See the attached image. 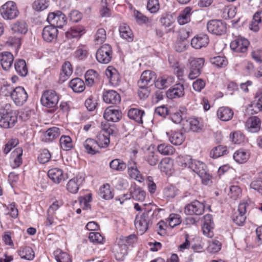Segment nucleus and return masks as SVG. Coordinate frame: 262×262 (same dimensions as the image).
I'll list each match as a JSON object with an SVG mask.
<instances>
[{"mask_svg": "<svg viewBox=\"0 0 262 262\" xmlns=\"http://www.w3.org/2000/svg\"><path fill=\"white\" fill-rule=\"evenodd\" d=\"M189 168L200 177L203 184L208 185L211 183V176L208 173L205 163L196 160H192Z\"/></svg>", "mask_w": 262, "mask_h": 262, "instance_id": "obj_1", "label": "nucleus"}, {"mask_svg": "<svg viewBox=\"0 0 262 262\" xmlns=\"http://www.w3.org/2000/svg\"><path fill=\"white\" fill-rule=\"evenodd\" d=\"M2 17L6 20H12L19 15V12L16 4L13 1H8L4 4L0 9Z\"/></svg>", "mask_w": 262, "mask_h": 262, "instance_id": "obj_2", "label": "nucleus"}, {"mask_svg": "<svg viewBox=\"0 0 262 262\" xmlns=\"http://www.w3.org/2000/svg\"><path fill=\"white\" fill-rule=\"evenodd\" d=\"M205 60L203 58H196L193 59L189 63V72L188 77L193 80L200 76L202 69L204 64Z\"/></svg>", "mask_w": 262, "mask_h": 262, "instance_id": "obj_3", "label": "nucleus"}, {"mask_svg": "<svg viewBox=\"0 0 262 262\" xmlns=\"http://www.w3.org/2000/svg\"><path fill=\"white\" fill-rule=\"evenodd\" d=\"M59 101V97L55 91L47 90L43 92L41 97V104L48 108L56 106Z\"/></svg>", "mask_w": 262, "mask_h": 262, "instance_id": "obj_4", "label": "nucleus"}, {"mask_svg": "<svg viewBox=\"0 0 262 262\" xmlns=\"http://www.w3.org/2000/svg\"><path fill=\"white\" fill-rule=\"evenodd\" d=\"M112 53L111 46L108 44H104L97 50L96 59L101 63L107 64L112 58Z\"/></svg>", "mask_w": 262, "mask_h": 262, "instance_id": "obj_5", "label": "nucleus"}, {"mask_svg": "<svg viewBox=\"0 0 262 262\" xmlns=\"http://www.w3.org/2000/svg\"><path fill=\"white\" fill-rule=\"evenodd\" d=\"M113 133V130L108 125H102V130L98 134L97 143L101 148L107 147L110 142V136Z\"/></svg>", "mask_w": 262, "mask_h": 262, "instance_id": "obj_6", "label": "nucleus"}, {"mask_svg": "<svg viewBox=\"0 0 262 262\" xmlns=\"http://www.w3.org/2000/svg\"><path fill=\"white\" fill-rule=\"evenodd\" d=\"M207 28L212 34L221 35L226 32V24L221 20L212 19L208 22Z\"/></svg>", "mask_w": 262, "mask_h": 262, "instance_id": "obj_7", "label": "nucleus"}, {"mask_svg": "<svg viewBox=\"0 0 262 262\" xmlns=\"http://www.w3.org/2000/svg\"><path fill=\"white\" fill-rule=\"evenodd\" d=\"M48 21L51 26L57 28H62L67 21L66 15L60 11L50 13L47 18Z\"/></svg>", "mask_w": 262, "mask_h": 262, "instance_id": "obj_8", "label": "nucleus"}, {"mask_svg": "<svg viewBox=\"0 0 262 262\" xmlns=\"http://www.w3.org/2000/svg\"><path fill=\"white\" fill-rule=\"evenodd\" d=\"M10 95L15 104L18 106L23 105L28 99V94L21 86L16 87L11 90Z\"/></svg>", "mask_w": 262, "mask_h": 262, "instance_id": "obj_9", "label": "nucleus"}, {"mask_svg": "<svg viewBox=\"0 0 262 262\" xmlns=\"http://www.w3.org/2000/svg\"><path fill=\"white\" fill-rule=\"evenodd\" d=\"M204 205L203 203L195 200L185 207V213L188 215H200L204 211Z\"/></svg>", "mask_w": 262, "mask_h": 262, "instance_id": "obj_10", "label": "nucleus"}, {"mask_svg": "<svg viewBox=\"0 0 262 262\" xmlns=\"http://www.w3.org/2000/svg\"><path fill=\"white\" fill-rule=\"evenodd\" d=\"M249 45V41L244 38H238L230 43L231 49L238 53H245Z\"/></svg>", "mask_w": 262, "mask_h": 262, "instance_id": "obj_11", "label": "nucleus"}, {"mask_svg": "<svg viewBox=\"0 0 262 262\" xmlns=\"http://www.w3.org/2000/svg\"><path fill=\"white\" fill-rule=\"evenodd\" d=\"M214 228V223L212 216L210 214L204 216V222L202 226L203 234L208 237H212L213 236V229Z\"/></svg>", "mask_w": 262, "mask_h": 262, "instance_id": "obj_12", "label": "nucleus"}, {"mask_svg": "<svg viewBox=\"0 0 262 262\" xmlns=\"http://www.w3.org/2000/svg\"><path fill=\"white\" fill-rule=\"evenodd\" d=\"M103 117L108 121L118 122L122 117L121 111L119 109H116L113 106H110L105 109Z\"/></svg>", "mask_w": 262, "mask_h": 262, "instance_id": "obj_13", "label": "nucleus"}, {"mask_svg": "<svg viewBox=\"0 0 262 262\" xmlns=\"http://www.w3.org/2000/svg\"><path fill=\"white\" fill-rule=\"evenodd\" d=\"M58 31L55 27L47 26L44 27L42 31V37L47 42H52L56 40Z\"/></svg>", "mask_w": 262, "mask_h": 262, "instance_id": "obj_14", "label": "nucleus"}, {"mask_svg": "<svg viewBox=\"0 0 262 262\" xmlns=\"http://www.w3.org/2000/svg\"><path fill=\"white\" fill-rule=\"evenodd\" d=\"M184 94V85L180 83L173 85L166 92L167 98L171 99L182 97Z\"/></svg>", "mask_w": 262, "mask_h": 262, "instance_id": "obj_15", "label": "nucleus"}, {"mask_svg": "<svg viewBox=\"0 0 262 262\" xmlns=\"http://www.w3.org/2000/svg\"><path fill=\"white\" fill-rule=\"evenodd\" d=\"M14 61L13 55L9 52L0 53V64L5 71H8L12 66Z\"/></svg>", "mask_w": 262, "mask_h": 262, "instance_id": "obj_16", "label": "nucleus"}, {"mask_svg": "<svg viewBox=\"0 0 262 262\" xmlns=\"http://www.w3.org/2000/svg\"><path fill=\"white\" fill-rule=\"evenodd\" d=\"M247 205V203L245 202L240 203L238 207V215L235 213L233 216V222L238 226H243L245 221V212Z\"/></svg>", "mask_w": 262, "mask_h": 262, "instance_id": "obj_17", "label": "nucleus"}, {"mask_svg": "<svg viewBox=\"0 0 262 262\" xmlns=\"http://www.w3.org/2000/svg\"><path fill=\"white\" fill-rule=\"evenodd\" d=\"M103 99L106 103L117 105L120 103L121 97L116 91L108 90L103 93Z\"/></svg>", "mask_w": 262, "mask_h": 262, "instance_id": "obj_18", "label": "nucleus"}, {"mask_svg": "<svg viewBox=\"0 0 262 262\" xmlns=\"http://www.w3.org/2000/svg\"><path fill=\"white\" fill-rule=\"evenodd\" d=\"M209 38L206 34H201L194 36L191 41V45L192 48L200 49L205 47L208 44Z\"/></svg>", "mask_w": 262, "mask_h": 262, "instance_id": "obj_19", "label": "nucleus"}, {"mask_svg": "<svg viewBox=\"0 0 262 262\" xmlns=\"http://www.w3.org/2000/svg\"><path fill=\"white\" fill-rule=\"evenodd\" d=\"M156 76L155 73L150 70L144 71L141 75L140 79L138 82V85L141 86H147L151 82L156 80Z\"/></svg>", "mask_w": 262, "mask_h": 262, "instance_id": "obj_20", "label": "nucleus"}, {"mask_svg": "<svg viewBox=\"0 0 262 262\" xmlns=\"http://www.w3.org/2000/svg\"><path fill=\"white\" fill-rule=\"evenodd\" d=\"M261 121L257 117L252 116L249 118L246 122V129L251 133H256L260 128Z\"/></svg>", "mask_w": 262, "mask_h": 262, "instance_id": "obj_21", "label": "nucleus"}, {"mask_svg": "<svg viewBox=\"0 0 262 262\" xmlns=\"http://www.w3.org/2000/svg\"><path fill=\"white\" fill-rule=\"evenodd\" d=\"M128 247L126 244H124L120 241H118V244L113 248V251L115 256L118 260H123L124 256L127 254Z\"/></svg>", "mask_w": 262, "mask_h": 262, "instance_id": "obj_22", "label": "nucleus"}, {"mask_svg": "<svg viewBox=\"0 0 262 262\" xmlns=\"http://www.w3.org/2000/svg\"><path fill=\"white\" fill-rule=\"evenodd\" d=\"M189 36L188 32L182 31L180 32V37L175 45V49L178 52H182L186 49L188 43L185 40Z\"/></svg>", "mask_w": 262, "mask_h": 262, "instance_id": "obj_23", "label": "nucleus"}, {"mask_svg": "<svg viewBox=\"0 0 262 262\" xmlns=\"http://www.w3.org/2000/svg\"><path fill=\"white\" fill-rule=\"evenodd\" d=\"M61 134L60 129L57 127L49 128L43 135L42 141L46 142H52Z\"/></svg>", "mask_w": 262, "mask_h": 262, "instance_id": "obj_24", "label": "nucleus"}, {"mask_svg": "<svg viewBox=\"0 0 262 262\" xmlns=\"http://www.w3.org/2000/svg\"><path fill=\"white\" fill-rule=\"evenodd\" d=\"M48 175L50 179L56 184H59L62 180L66 179L62 170L57 168L50 169Z\"/></svg>", "mask_w": 262, "mask_h": 262, "instance_id": "obj_25", "label": "nucleus"}, {"mask_svg": "<svg viewBox=\"0 0 262 262\" xmlns=\"http://www.w3.org/2000/svg\"><path fill=\"white\" fill-rule=\"evenodd\" d=\"M192 14V9L189 7H186L180 13L177 18L179 24L183 25L189 23L191 20Z\"/></svg>", "mask_w": 262, "mask_h": 262, "instance_id": "obj_26", "label": "nucleus"}, {"mask_svg": "<svg viewBox=\"0 0 262 262\" xmlns=\"http://www.w3.org/2000/svg\"><path fill=\"white\" fill-rule=\"evenodd\" d=\"M83 145L86 152L92 155L98 152L100 148L97 141L92 139L86 140L84 142Z\"/></svg>", "mask_w": 262, "mask_h": 262, "instance_id": "obj_27", "label": "nucleus"}, {"mask_svg": "<svg viewBox=\"0 0 262 262\" xmlns=\"http://www.w3.org/2000/svg\"><path fill=\"white\" fill-rule=\"evenodd\" d=\"M17 120V117L15 113H10L9 115L2 117L0 119V125L4 128L13 127Z\"/></svg>", "mask_w": 262, "mask_h": 262, "instance_id": "obj_28", "label": "nucleus"}, {"mask_svg": "<svg viewBox=\"0 0 262 262\" xmlns=\"http://www.w3.org/2000/svg\"><path fill=\"white\" fill-rule=\"evenodd\" d=\"M261 23L262 10H259L253 15L252 20L249 25V29L254 32H257L259 30Z\"/></svg>", "mask_w": 262, "mask_h": 262, "instance_id": "obj_29", "label": "nucleus"}, {"mask_svg": "<svg viewBox=\"0 0 262 262\" xmlns=\"http://www.w3.org/2000/svg\"><path fill=\"white\" fill-rule=\"evenodd\" d=\"M174 81L173 77L162 76L159 77L155 81V86L159 89L162 90L170 86Z\"/></svg>", "mask_w": 262, "mask_h": 262, "instance_id": "obj_30", "label": "nucleus"}, {"mask_svg": "<svg viewBox=\"0 0 262 262\" xmlns=\"http://www.w3.org/2000/svg\"><path fill=\"white\" fill-rule=\"evenodd\" d=\"M169 141L173 145H180L184 141V134L178 132L171 131L166 133Z\"/></svg>", "mask_w": 262, "mask_h": 262, "instance_id": "obj_31", "label": "nucleus"}, {"mask_svg": "<svg viewBox=\"0 0 262 262\" xmlns=\"http://www.w3.org/2000/svg\"><path fill=\"white\" fill-rule=\"evenodd\" d=\"M119 33L121 37L127 41L131 42L133 40V33L127 24L123 23L120 25L119 27Z\"/></svg>", "mask_w": 262, "mask_h": 262, "instance_id": "obj_32", "label": "nucleus"}, {"mask_svg": "<svg viewBox=\"0 0 262 262\" xmlns=\"http://www.w3.org/2000/svg\"><path fill=\"white\" fill-rule=\"evenodd\" d=\"M233 115V111L228 107H220L217 111V117L223 121L231 120Z\"/></svg>", "mask_w": 262, "mask_h": 262, "instance_id": "obj_33", "label": "nucleus"}, {"mask_svg": "<svg viewBox=\"0 0 262 262\" xmlns=\"http://www.w3.org/2000/svg\"><path fill=\"white\" fill-rule=\"evenodd\" d=\"M11 29L14 33L25 34L28 31V25L22 20H19L11 25Z\"/></svg>", "mask_w": 262, "mask_h": 262, "instance_id": "obj_34", "label": "nucleus"}, {"mask_svg": "<svg viewBox=\"0 0 262 262\" xmlns=\"http://www.w3.org/2000/svg\"><path fill=\"white\" fill-rule=\"evenodd\" d=\"M144 112L138 108H132L128 110L127 113L128 117L139 124L143 123L142 117Z\"/></svg>", "mask_w": 262, "mask_h": 262, "instance_id": "obj_35", "label": "nucleus"}, {"mask_svg": "<svg viewBox=\"0 0 262 262\" xmlns=\"http://www.w3.org/2000/svg\"><path fill=\"white\" fill-rule=\"evenodd\" d=\"M132 198L138 201L142 202L145 200L146 192L140 187L134 185L130 188Z\"/></svg>", "mask_w": 262, "mask_h": 262, "instance_id": "obj_36", "label": "nucleus"}, {"mask_svg": "<svg viewBox=\"0 0 262 262\" xmlns=\"http://www.w3.org/2000/svg\"><path fill=\"white\" fill-rule=\"evenodd\" d=\"M69 86L76 93H81L85 88L84 81L79 78H76L71 80L69 82Z\"/></svg>", "mask_w": 262, "mask_h": 262, "instance_id": "obj_37", "label": "nucleus"}, {"mask_svg": "<svg viewBox=\"0 0 262 262\" xmlns=\"http://www.w3.org/2000/svg\"><path fill=\"white\" fill-rule=\"evenodd\" d=\"M22 155L23 149L21 148H17L12 152L11 157L13 159V162L11 163V166L13 168L18 167L21 164Z\"/></svg>", "mask_w": 262, "mask_h": 262, "instance_id": "obj_38", "label": "nucleus"}, {"mask_svg": "<svg viewBox=\"0 0 262 262\" xmlns=\"http://www.w3.org/2000/svg\"><path fill=\"white\" fill-rule=\"evenodd\" d=\"M14 68L17 73L21 77H25L28 74L26 62L24 59H18L14 63Z\"/></svg>", "mask_w": 262, "mask_h": 262, "instance_id": "obj_39", "label": "nucleus"}, {"mask_svg": "<svg viewBox=\"0 0 262 262\" xmlns=\"http://www.w3.org/2000/svg\"><path fill=\"white\" fill-rule=\"evenodd\" d=\"M183 125V128L186 130H191L193 132H198L201 128L199 121L195 118H189L186 120Z\"/></svg>", "mask_w": 262, "mask_h": 262, "instance_id": "obj_40", "label": "nucleus"}, {"mask_svg": "<svg viewBox=\"0 0 262 262\" xmlns=\"http://www.w3.org/2000/svg\"><path fill=\"white\" fill-rule=\"evenodd\" d=\"M18 255L21 258L26 260H31L35 256L34 252L32 249L29 247H21L18 251Z\"/></svg>", "mask_w": 262, "mask_h": 262, "instance_id": "obj_41", "label": "nucleus"}, {"mask_svg": "<svg viewBox=\"0 0 262 262\" xmlns=\"http://www.w3.org/2000/svg\"><path fill=\"white\" fill-rule=\"evenodd\" d=\"M250 157V153L243 149H239L235 151L233 155L234 160L238 163H245Z\"/></svg>", "mask_w": 262, "mask_h": 262, "instance_id": "obj_42", "label": "nucleus"}, {"mask_svg": "<svg viewBox=\"0 0 262 262\" xmlns=\"http://www.w3.org/2000/svg\"><path fill=\"white\" fill-rule=\"evenodd\" d=\"M159 168L166 174H170L172 171V164L170 159L168 158L163 159L159 164Z\"/></svg>", "mask_w": 262, "mask_h": 262, "instance_id": "obj_43", "label": "nucleus"}, {"mask_svg": "<svg viewBox=\"0 0 262 262\" xmlns=\"http://www.w3.org/2000/svg\"><path fill=\"white\" fill-rule=\"evenodd\" d=\"M73 68L69 61H66L62 67V72L60 75V80L66 81L72 74Z\"/></svg>", "mask_w": 262, "mask_h": 262, "instance_id": "obj_44", "label": "nucleus"}, {"mask_svg": "<svg viewBox=\"0 0 262 262\" xmlns=\"http://www.w3.org/2000/svg\"><path fill=\"white\" fill-rule=\"evenodd\" d=\"M99 194L101 198L105 200L111 199L114 196V194L108 184H104L100 188Z\"/></svg>", "mask_w": 262, "mask_h": 262, "instance_id": "obj_45", "label": "nucleus"}, {"mask_svg": "<svg viewBox=\"0 0 262 262\" xmlns=\"http://www.w3.org/2000/svg\"><path fill=\"white\" fill-rule=\"evenodd\" d=\"M84 33L83 27H73L66 33V36L68 39L80 37Z\"/></svg>", "mask_w": 262, "mask_h": 262, "instance_id": "obj_46", "label": "nucleus"}, {"mask_svg": "<svg viewBox=\"0 0 262 262\" xmlns=\"http://www.w3.org/2000/svg\"><path fill=\"white\" fill-rule=\"evenodd\" d=\"M150 223L147 220H143L140 217H136L135 221V225L140 234H143L148 228Z\"/></svg>", "mask_w": 262, "mask_h": 262, "instance_id": "obj_47", "label": "nucleus"}, {"mask_svg": "<svg viewBox=\"0 0 262 262\" xmlns=\"http://www.w3.org/2000/svg\"><path fill=\"white\" fill-rule=\"evenodd\" d=\"M110 167L117 171H122L126 168V164L122 160L119 159H115L110 162Z\"/></svg>", "mask_w": 262, "mask_h": 262, "instance_id": "obj_48", "label": "nucleus"}, {"mask_svg": "<svg viewBox=\"0 0 262 262\" xmlns=\"http://www.w3.org/2000/svg\"><path fill=\"white\" fill-rule=\"evenodd\" d=\"M227 150L226 146L219 145L213 148L210 152V156L213 158H217L226 155Z\"/></svg>", "mask_w": 262, "mask_h": 262, "instance_id": "obj_49", "label": "nucleus"}, {"mask_svg": "<svg viewBox=\"0 0 262 262\" xmlns=\"http://www.w3.org/2000/svg\"><path fill=\"white\" fill-rule=\"evenodd\" d=\"M59 141L61 148L64 150H69L73 147L72 140L69 136H62Z\"/></svg>", "mask_w": 262, "mask_h": 262, "instance_id": "obj_50", "label": "nucleus"}, {"mask_svg": "<svg viewBox=\"0 0 262 262\" xmlns=\"http://www.w3.org/2000/svg\"><path fill=\"white\" fill-rule=\"evenodd\" d=\"M157 149L163 155H171L174 152V148L171 145L166 143L159 145Z\"/></svg>", "mask_w": 262, "mask_h": 262, "instance_id": "obj_51", "label": "nucleus"}, {"mask_svg": "<svg viewBox=\"0 0 262 262\" xmlns=\"http://www.w3.org/2000/svg\"><path fill=\"white\" fill-rule=\"evenodd\" d=\"M55 258L57 262H71L70 255L66 252L60 250H57L54 252Z\"/></svg>", "mask_w": 262, "mask_h": 262, "instance_id": "obj_52", "label": "nucleus"}, {"mask_svg": "<svg viewBox=\"0 0 262 262\" xmlns=\"http://www.w3.org/2000/svg\"><path fill=\"white\" fill-rule=\"evenodd\" d=\"M49 6V1L47 0H35L32 5V7L36 11H42Z\"/></svg>", "mask_w": 262, "mask_h": 262, "instance_id": "obj_53", "label": "nucleus"}, {"mask_svg": "<svg viewBox=\"0 0 262 262\" xmlns=\"http://www.w3.org/2000/svg\"><path fill=\"white\" fill-rule=\"evenodd\" d=\"M210 62L218 68H223L228 64V61L225 57L216 56L210 59Z\"/></svg>", "mask_w": 262, "mask_h": 262, "instance_id": "obj_54", "label": "nucleus"}, {"mask_svg": "<svg viewBox=\"0 0 262 262\" xmlns=\"http://www.w3.org/2000/svg\"><path fill=\"white\" fill-rule=\"evenodd\" d=\"M145 160L150 166H155L159 160V157L156 152L149 151L145 156Z\"/></svg>", "mask_w": 262, "mask_h": 262, "instance_id": "obj_55", "label": "nucleus"}, {"mask_svg": "<svg viewBox=\"0 0 262 262\" xmlns=\"http://www.w3.org/2000/svg\"><path fill=\"white\" fill-rule=\"evenodd\" d=\"M174 21L173 16L169 14H163L160 19L162 26L167 28L170 27Z\"/></svg>", "mask_w": 262, "mask_h": 262, "instance_id": "obj_56", "label": "nucleus"}, {"mask_svg": "<svg viewBox=\"0 0 262 262\" xmlns=\"http://www.w3.org/2000/svg\"><path fill=\"white\" fill-rule=\"evenodd\" d=\"M106 38V31L103 28L99 29L95 35V42L97 44H101Z\"/></svg>", "mask_w": 262, "mask_h": 262, "instance_id": "obj_57", "label": "nucleus"}, {"mask_svg": "<svg viewBox=\"0 0 262 262\" xmlns=\"http://www.w3.org/2000/svg\"><path fill=\"white\" fill-rule=\"evenodd\" d=\"M98 74L94 70H89L85 74V79L87 85L91 86L94 82L95 79L97 77Z\"/></svg>", "mask_w": 262, "mask_h": 262, "instance_id": "obj_58", "label": "nucleus"}, {"mask_svg": "<svg viewBox=\"0 0 262 262\" xmlns=\"http://www.w3.org/2000/svg\"><path fill=\"white\" fill-rule=\"evenodd\" d=\"M67 189L69 192L72 193H77L79 189L77 179L74 178L70 180L67 185Z\"/></svg>", "mask_w": 262, "mask_h": 262, "instance_id": "obj_59", "label": "nucleus"}, {"mask_svg": "<svg viewBox=\"0 0 262 262\" xmlns=\"http://www.w3.org/2000/svg\"><path fill=\"white\" fill-rule=\"evenodd\" d=\"M160 9L158 0H148L147 4V9L151 13H157Z\"/></svg>", "mask_w": 262, "mask_h": 262, "instance_id": "obj_60", "label": "nucleus"}, {"mask_svg": "<svg viewBox=\"0 0 262 262\" xmlns=\"http://www.w3.org/2000/svg\"><path fill=\"white\" fill-rule=\"evenodd\" d=\"M230 137L232 142L235 144H240L243 142L245 139V136L240 131H236L231 134Z\"/></svg>", "mask_w": 262, "mask_h": 262, "instance_id": "obj_61", "label": "nucleus"}, {"mask_svg": "<svg viewBox=\"0 0 262 262\" xmlns=\"http://www.w3.org/2000/svg\"><path fill=\"white\" fill-rule=\"evenodd\" d=\"M177 189L173 186H168L163 190V194L166 198L171 199L175 197L177 194Z\"/></svg>", "mask_w": 262, "mask_h": 262, "instance_id": "obj_62", "label": "nucleus"}, {"mask_svg": "<svg viewBox=\"0 0 262 262\" xmlns=\"http://www.w3.org/2000/svg\"><path fill=\"white\" fill-rule=\"evenodd\" d=\"M74 55L79 60L85 58L88 55V50L85 47H79L74 53Z\"/></svg>", "mask_w": 262, "mask_h": 262, "instance_id": "obj_63", "label": "nucleus"}, {"mask_svg": "<svg viewBox=\"0 0 262 262\" xmlns=\"http://www.w3.org/2000/svg\"><path fill=\"white\" fill-rule=\"evenodd\" d=\"M169 225L173 228L181 223V217L179 214H171L168 217Z\"/></svg>", "mask_w": 262, "mask_h": 262, "instance_id": "obj_64", "label": "nucleus"}]
</instances>
